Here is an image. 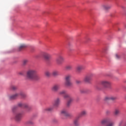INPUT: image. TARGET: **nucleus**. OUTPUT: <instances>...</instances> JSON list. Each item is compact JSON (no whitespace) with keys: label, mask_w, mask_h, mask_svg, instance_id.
I'll list each match as a JSON object with an SVG mask.
<instances>
[{"label":"nucleus","mask_w":126,"mask_h":126,"mask_svg":"<svg viewBox=\"0 0 126 126\" xmlns=\"http://www.w3.org/2000/svg\"><path fill=\"white\" fill-rule=\"evenodd\" d=\"M45 75L46 77H50L51 76V72L50 71H46L45 72Z\"/></svg>","instance_id":"nucleus-25"},{"label":"nucleus","mask_w":126,"mask_h":126,"mask_svg":"<svg viewBox=\"0 0 126 126\" xmlns=\"http://www.w3.org/2000/svg\"><path fill=\"white\" fill-rule=\"evenodd\" d=\"M114 114L115 117H118V116L120 115V110L115 109L114 112Z\"/></svg>","instance_id":"nucleus-23"},{"label":"nucleus","mask_w":126,"mask_h":126,"mask_svg":"<svg viewBox=\"0 0 126 126\" xmlns=\"http://www.w3.org/2000/svg\"><path fill=\"white\" fill-rule=\"evenodd\" d=\"M109 100H111V96H105L104 98V101L105 102H107V101H109Z\"/></svg>","instance_id":"nucleus-27"},{"label":"nucleus","mask_w":126,"mask_h":126,"mask_svg":"<svg viewBox=\"0 0 126 126\" xmlns=\"http://www.w3.org/2000/svg\"><path fill=\"white\" fill-rule=\"evenodd\" d=\"M18 106L20 107V108H25V109H28V110L31 109L30 106H29V104L28 103L20 102L18 104Z\"/></svg>","instance_id":"nucleus-10"},{"label":"nucleus","mask_w":126,"mask_h":126,"mask_svg":"<svg viewBox=\"0 0 126 126\" xmlns=\"http://www.w3.org/2000/svg\"><path fill=\"white\" fill-rule=\"evenodd\" d=\"M76 83L77 84H79V83H80V81L77 80V81H76Z\"/></svg>","instance_id":"nucleus-36"},{"label":"nucleus","mask_w":126,"mask_h":126,"mask_svg":"<svg viewBox=\"0 0 126 126\" xmlns=\"http://www.w3.org/2000/svg\"><path fill=\"white\" fill-rule=\"evenodd\" d=\"M101 8L105 10H109V9H111L112 6L111 5L103 4L102 5Z\"/></svg>","instance_id":"nucleus-14"},{"label":"nucleus","mask_w":126,"mask_h":126,"mask_svg":"<svg viewBox=\"0 0 126 126\" xmlns=\"http://www.w3.org/2000/svg\"><path fill=\"white\" fill-rule=\"evenodd\" d=\"M23 116V112L17 113L15 116V120L17 122H20V121H21V119H22Z\"/></svg>","instance_id":"nucleus-8"},{"label":"nucleus","mask_w":126,"mask_h":126,"mask_svg":"<svg viewBox=\"0 0 126 126\" xmlns=\"http://www.w3.org/2000/svg\"><path fill=\"white\" fill-rule=\"evenodd\" d=\"M87 115V111L86 110H83L80 113V117H85Z\"/></svg>","instance_id":"nucleus-20"},{"label":"nucleus","mask_w":126,"mask_h":126,"mask_svg":"<svg viewBox=\"0 0 126 126\" xmlns=\"http://www.w3.org/2000/svg\"><path fill=\"white\" fill-rule=\"evenodd\" d=\"M70 79H71V74H68L65 76L64 86L66 87H71V86H72V83L71 82V81H70Z\"/></svg>","instance_id":"nucleus-2"},{"label":"nucleus","mask_w":126,"mask_h":126,"mask_svg":"<svg viewBox=\"0 0 126 126\" xmlns=\"http://www.w3.org/2000/svg\"><path fill=\"white\" fill-rule=\"evenodd\" d=\"M52 75H53V76L56 77V76H59V75H60V74L59 73V71L54 70L52 73Z\"/></svg>","instance_id":"nucleus-21"},{"label":"nucleus","mask_w":126,"mask_h":126,"mask_svg":"<svg viewBox=\"0 0 126 126\" xmlns=\"http://www.w3.org/2000/svg\"><path fill=\"white\" fill-rule=\"evenodd\" d=\"M19 96H21L22 98H26V94H25L23 92H20L19 93H16L12 95L9 96V100H15V99H17Z\"/></svg>","instance_id":"nucleus-3"},{"label":"nucleus","mask_w":126,"mask_h":126,"mask_svg":"<svg viewBox=\"0 0 126 126\" xmlns=\"http://www.w3.org/2000/svg\"><path fill=\"white\" fill-rule=\"evenodd\" d=\"M65 69L67 70H70L71 69H72V66H70V65H67L65 66Z\"/></svg>","instance_id":"nucleus-29"},{"label":"nucleus","mask_w":126,"mask_h":126,"mask_svg":"<svg viewBox=\"0 0 126 126\" xmlns=\"http://www.w3.org/2000/svg\"><path fill=\"white\" fill-rule=\"evenodd\" d=\"M19 74H20V75H23V72H20L19 73Z\"/></svg>","instance_id":"nucleus-37"},{"label":"nucleus","mask_w":126,"mask_h":126,"mask_svg":"<svg viewBox=\"0 0 126 126\" xmlns=\"http://www.w3.org/2000/svg\"><path fill=\"white\" fill-rule=\"evenodd\" d=\"M27 123L28 124V125H33V124H34V122H33L32 120H29L27 122Z\"/></svg>","instance_id":"nucleus-34"},{"label":"nucleus","mask_w":126,"mask_h":126,"mask_svg":"<svg viewBox=\"0 0 126 126\" xmlns=\"http://www.w3.org/2000/svg\"><path fill=\"white\" fill-rule=\"evenodd\" d=\"M63 98H64V99H69L70 98H71V97H70V96H69V94H65L63 95Z\"/></svg>","instance_id":"nucleus-28"},{"label":"nucleus","mask_w":126,"mask_h":126,"mask_svg":"<svg viewBox=\"0 0 126 126\" xmlns=\"http://www.w3.org/2000/svg\"><path fill=\"white\" fill-rule=\"evenodd\" d=\"M72 101H73V98L72 97H70L69 99L67 101L66 106L68 107H70L71 103H72Z\"/></svg>","instance_id":"nucleus-19"},{"label":"nucleus","mask_w":126,"mask_h":126,"mask_svg":"<svg viewBox=\"0 0 126 126\" xmlns=\"http://www.w3.org/2000/svg\"><path fill=\"white\" fill-rule=\"evenodd\" d=\"M42 56L43 57L45 61H49V60L52 58V55L47 52H42Z\"/></svg>","instance_id":"nucleus-9"},{"label":"nucleus","mask_w":126,"mask_h":126,"mask_svg":"<svg viewBox=\"0 0 126 126\" xmlns=\"http://www.w3.org/2000/svg\"><path fill=\"white\" fill-rule=\"evenodd\" d=\"M66 94V91H65V90H63L61 91H59L58 92L59 95H64Z\"/></svg>","instance_id":"nucleus-24"},{"label":"nucleus","mask_w":126,"mask_h":126,"mask_svg":"<svg viewBox=\"0 0 126 126\" xmlns=\"http://www.w3.org/2000/svg\"><path fill=\"white\" fill-rule=\"evenodd\" d=\"M85 68V66L83 65H80L76 67V72L77 73L79 74L81 72L82 70H84V69Z\"/></svg>","instance_id":"nucleus-11"},{"label":"nucleus","mask_w":126,"mask_h":126,"mask_svg":"<svg viewBox=\"0 0 126 126\" xmlns=\"http://www.w3.org/2000/svg\"><path fill=\"white\" fill-rule=\"evenodd\" d=\"M110 113V111H106V114H109Z\"/></svg>","instance_id":"nucleus-39"},{"label":"nucleus","mask_w":126,"mask_h":126,"mask_svg":"<svg viewBox=\"0 0 126 126\" xmlns=\"http://www.w3.org/2000/svg\"><path fill=\"white\" fill-rule=\"evenodd\" d=\"M116 59H119L120 57L117 54L116 55Z\"/></svg>","instance_id":"nucleus-38"},{"label":"nucleus","mask_w":126,"mask_h":126,"mask_svg":"<svg viewBox=\"0 0 126 126\" xmlns=\"http://www.w3.org/2000/svg\"><path fill=\"white\" fill-rule=\"evenodd\" d=\"M26 78L29 80L37 81L40 79V75L38 74L37 70L34 69H30L27 71Z\"/></svg>","instance_id":"nucleus-1"},{"label":"nucleus","mask_w":126,"mask_h":126,"mask_svg":"<svg viewBox=\"0 0 126 126\" xmlns=\"http://www.w3.org/2000/svg\"><path fill=\"white\" fill-rule=\"evenodd\" d=\"M80 92L82 94H86V93H89L90 91L87 89H81L80 90Z\"/></svg>","instance_id":"nucleus-17"},{"label":"nucleus","mask_w":126,"mask_h":126,"mask_svg":"<svg viewBox=\"0 0 126 126\" xmlns=\"http://www.w3.org/2000/svg\"><path fill=\"white\" fill-rule=\"evenodd\" d=\"M60 88H61L60 85L56 84L54 85L51 88V91L52 92H54V93H56L60 90Z\"/></svg>","instance_id":"nucleus-7"},{"label":"nucleus","mask_w":126,"mask_h":126,"mask_svg":"<svg viewBox=\"0 0 126 126\" xmlns=\"http://www.w3.org/2000/svg\"><path fill=\"white\" fill-rule=\"evenodd\" d=\"M118 98L116 96H110V100H112V101H116Z\"/></svg>","instance_id":"nucleus-32"},{"label":"nucleus","mask_w":126,"mask_h":126,"mask_svg":"<svg viewBox=\"0 0 126 126\" xmlns=\"http://www.w3.org/2000/svg\"><path fill=\"white\" fill-rule=\"evenodd\" d=\"M94 76L93 73H90L87 75L84 78V82L86 83H90L91 82V80H92V77Z\"/></svg>","instance_id":"nucleus-4"},{"label":"nucleus","mask_w":126,"mask_h":126,"mask_svg":"<svg viewBox=\"0 0 126 126\" xmlns=\"http://www.w3.org/2000/svg\"><path fill=\"white\" fill-rule=\"evenodd\" d=\"M64 61V58L62 56L60 55L55 60V62L58 65H61L63 64V62Z\"/></svg>","instance_id":"nucleus-6"},{"label":"nucleus","mask_w":126,"mask_h":126,"mask_svg":"<svg viewBox=\"0 0 126 126\" xmlns=\"http://www.w3.org/2000/svg\"><path fill=\"white\" fill-rule=\"evenodd\" d=\"M61 114L62 116H64L65 117H69V114L65 109L62 110L61 112Z\"/></svg>","instance_id":"nucleus-15"},{"label":"nucleus","mask_w":126,"mask_h":126,"mask_svg":"<svg viewBox=\"0 0 126 126\" xmlns=\"http://www.w3.org/2000/svg\"><path fill=\"white\" fill-rule=\"evenodd\" d=\"M54 107L55 106L54 105L47 107L43 110V112L44 113H45V112H52V111H54Z\"/></svg>","instance_id":"nucleus-16"},{"label":"nucleus","mask_w":126,"mask_h":126,"mask_svg":"<svg viewBox=\"0 0 126 126\" xmlns=\"http://www.w3.org/2000/svg\"><path fill=\"white\" fill-rule=\"evenodd\" d=\"M111 121L110 120V119L109 118H105L101 120V124L102 126H105V125H107V124H109V123H110Z\"/></svg>","instance_id":"nucleus-13"},{"label":"nucleus","mask_w":126,"mask_h":126,"mask_svg":"<svg viewBox=\"0 0 126 126\" xmlns=\"http://www.w3.org/2000/svg\"><path fill=\"white\" fill-rule=\"evenodd\" d=\"M29 63V60L25 59L23 61V65H26Z\"/></svg>","instance_id":"nucleus-26"},{"label":"nucleus","mask_w":126,"mask_h":126,"mask_svg":"<svg viewBox=\"0 0 126 126\" xmlns=\"http://www.w3.org/2000/svg\"><path fill=\"white\" fill-rule=\"evenodd\" d=\"M100 85L104 88H110L111 82L109 81L103 80L100 82Z\"/></svg>","instance_id":"nucleus-5"},{"label":"nucleus","mask_w":126,"mask_h":126,"mask_svg":"<svg viewBox=\"0 0 126 126\" xmlns=\"http://www.w3.org/2000/svg\"><path fill=\"white\" fill-rule=\"evenodd\" d=\"M16 110H17V106H13L12 108V111L13 113H15V111H16Z\"/></svg>","instance_id":"nucleus-33"},{"label":"nucleus","mask_w":126,"mask_h":126,"mask_svg":"<svg viewBox=\"0 0 126 126\" xmlns=\"http://www.w3.org/2000/svg\"><path fill=\"white\" fill-rule=\"evenodd\" d=\"M26 48V45L25 44H21L19 47V51H22L23 49H25Z\"/></svg>","instance_id":"nucleus-22"},{"label":"nucleus","mask_w":126,"mask_h":126,"mask_svg":"<svg viewBox=\"0 0 126 126\" xmlns=\"http://www.w3.org/2000/svg\"><path fill=\"white\" fill-rule=\"evenodd\" d=\"M11 89L13 91H15V90H17V87L15 86H12L11 87Z\"/></svg>","instance_id":"nucleus-30"},{"label":"nucleus","mask_w":126,"mask_h":126,"mask_svg":"<svg viewBox=\"0 0 126 126\" xmlns=\"http://www.w3.org/2000/svg\"><path fill=\"white\" fill-rule=\"evenodd\" d=\"M114 123L112 122H109L108 124H106L105 126H114Z\"/></svg>","instance_id":"nucleus-31"},{"label":"nucleus","mask_w":126,"mask_h":126,"mask_svg":"<svg viewBox=\"0 0 126 126\" xmlns=\"http://www.w3.org/2000/svg\"><path fill=\"white\" fill-rule=\"evenodd\" d=\"M79 120V117H76L73 121V124L74 126H79V123H78V120Z\"/></svg>","instance_id":"nucleus-18"},{"label":"nucleus","mask_w":126,"mask_h":126,"mask_svg":"<svg viewBox=\"0 0 126 126\" xmlns=\"http://www.w3.org/2000/svg\"><path fill=\"white\" fill-rule=\"evenodd\" d=\"M124 125V121H121L119 124V126H121Z\"/></svg>","instance_id":"nucleus-35"},{"label":"nucleus","mask_w":126,"mask_h":126,"mask_svg":"<svg viewBox=\"0 0 126 126\" xmlns=\"http://www.w3.org/2000/svg\"><path fill=\"white\" fill-rule=\"evenodd\" d=\"M60 104H61V99L60 98H57L54 100L53 106L56 108H58V107L60 106Z\"/></svg>","instance_id":"nucleus-12"}]
</instances>
